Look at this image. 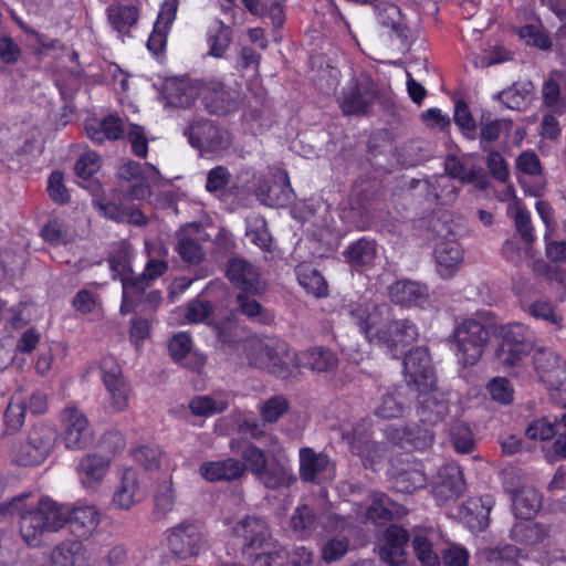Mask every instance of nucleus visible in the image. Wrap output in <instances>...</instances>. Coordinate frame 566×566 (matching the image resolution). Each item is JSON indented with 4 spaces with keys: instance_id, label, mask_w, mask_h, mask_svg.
Instances as JSON below:
<instances>
[{
    "instance_id": "obj_1",
    "label": "nucleus",
    "mask_w": 566,
    "mask_h": 566,
    "mask_svg": "<svg viewBox=\"0 0 566 566\" xmlns=\"http://www.w3.org/2000/svg\"><path fill=\"white\" fill-rule=\"evenodd\" d=\"M238 332L239 327L229 321L217 326V338L222 344L241 347L250 366L266 370L281 379H287L301 366L297 353L286 342L281 339L266 343L245 340L241 344Z\"/></svg>"
},
{
    "instance_id": "obj_2",
    "label": "nucleus",
    "mask_w": 566,
    "mask_h": 566,
    "mask_svg": "<svg viewBox=\"0 0 566 566\" xmlns=\"http://www.w3.org/2000/svg\"><path fill=\"white\" fill-rule=\"evenodd\" d=\"M63 504L42 495L35 505L19 510V532L28 546L39 547L46 534L65 527Z\"/></svg>"
},
{
    "instance_id": "obj_3",
    "label": "nucleus",
    "mask_w": 566,
    "mask_h": 566,
    "mask_svg": "<svg viewBox=\"0 0 566 566\" xmlns=\"http://www.w3.org/2000/svg\"><path fill=\"white\" fill-rule=\"evenodd\" d=\"M382 90L368 72L354 74L342 87L336 101L344 116H366L381 96Z\"/></svg>"
},
{
    "instance_id": "obj_4",
    "label": "nucleus",
    "mask_w": 566,
    "mask_h": 566,
    "mask_svg": "<svg viewBox=\"0 0 566 566\" xmlns=\"http://www.w3.org/2000/svg\"><path fill=\"white\" fill-rule=\"evenodd\" d=\"M490 334L486 327L474 318L460 322L449 336V343L458 363L462 366L475 365L489 343Z\"/></svg>"
},
{
    "instance_id": "obj_5",
    "label": "nucleus",
    "mask_w": 566,
    "mask_h": 566,
    "mask_svg": "<svg viewBox=\"0 0 566 566\" xmlns=\"http://www.w3.org/2000/svg\"><path fill=\"white\" fill-rule=\"evenodd\" d=\"M197 96L211 115L224 116L235 113L243 103L242 91L220 78H201L196 82Z\"/></svg>"
},
{
    "instance_id": "obj_6",
    "label": "nucleus",
    "mask_w": 566,
    "mask_h": 566,
    "mask_svg": "<svg viewBox=\"0 0 566 566\" xmlns=\"http://www.w3.org/2000/svg\"><path fill=\"white\" fill-rule=\"evenodd\" d=\"M92 206L99 216L118 223L138 227L148 223L147 217L135 207L132 196L119 189H113L107 196H94Z\"/></svg>"
},
{
    "instance_id": "obj_7",
    "label": "nucleus",
    "mask_w": 566,
    "mask_h": 566,
    "mask_svg": "<svg viewBox=\"0 0 566 566\" xmlns=\"http://www.w3.org/2000/svg\"><path fill=\"white\" fill-rule=\"evenodd\" d=\"M402 367L403 378L409 387L427 390L437 385L432 360L426 347L410 350L403 358Z\"/></svg>"
},
{
    "instance_id": "obj_8",
    "label": "nucleus",
    "mask_w": 566,
    "mask_h": 566,
    "mask_svg": "<svg viewBox=\"0 0 566 566\" xmlns=\"http://www.w3.org/2000/svg\"><path fill=\"white\" fill-rule=\"evenodd\" d=\"M189 143L205 154H216L228 149L232 144L230 132L203 119L189 126Z\"/></svg>"
},
{
    "instance_id": "obj_9",
    "label": "nucleus",
    "mask_w": 566,
    "mask_h": 566,
    "mask_svg": "<svg viewBox=\"0 0 566 566\" xmlns=\"http://www.w3.org/2000/svg\"><path fill=\"white\" fill-rule=\"evenodd\" d=\"M355 324L370 344L389 346V322L379 306L357 305L350 311Z\"/></svg>"
},
{
    "instance_id": "obj_10",
    "label": "nucleus",
    "mask_w": 566,
    "mask_h": 566,
    "mask_svg": "<svg viewBox=\"0 0 566 566\" xmlns=\"http://www.w3.org/2000/svg\"><path fill=\"white\" fill-rule=\"evenodd\" d=\"M99 368L112 409L116 412L125 410L128 407L130 387L123 376L122 367L113 356H105L101 359Z\"/></svg>"
},
{
    "instance_id": "obj_11",
    "label": "nucleus",
    "mask_w": 566,
    "mask_h": 566,
    "mask_svg": "<svg viewBox=\"0 0 566 566\" xmlns=\"http://www.w3.org/2000/svg\"><path fill=\"white\" fill-rule=\"evenodd\" d=\"M226 275L235 289L252 296H261L268 291V282L262 277L260 269L243 259H230Z\"/></svg>"
},
{
    "instance_id": "obj_12",
    "label": "nucleus",
    "mask_w": 566,
    "mask_h": 566,
    "mask_svg": "<svg viewBox=\"0 0 566 566\" xmlns=\"http://www.w3.org/2000/svg\"><path fill=\"white\" fill-rule=\"evenodd\" d=\"M534 367L541 380L552 390L566 391V360L548 348L537 349Z\"/></svg>"
},
{
    "instance_id": "obj_13",
    "label": "nucleus",
    "mask_w": 566,
    "mask_h": 566,
    "mask_svg": "<svg viewBox=\"0 0 566 566\" xmlns=\"http://www.w3.org/2000/svg\"><path fill=\"white\" fill-rule=\"evenodd\" d=\"M168 548L180 559L198 556L203 546V534L193 523L182 522L168 530Z\"/></svg>"
},
{
    "instance_id": "obj_14",
    "label": "nucleus",
    "mask_w": 566,
    "mask_h": 566,
    "mask_svg": "<svg viewBox=\"0 0 566 566\" xmlns=\"http://www.w3.org/2000/svg\"><path fill=\"white\" fill-rule=\"evenodd\" d=\"M61 438L69 450H82L92 443V431L86 416L76 407H66L61 413Z\"/></svg>"
},
{
    "instance_id": "obj_15",
    "label": "nucleus",
    "mask_w": 566,
    "mask_h": 566,
    "mask_svg": "<svg viewBox=\"0 0 566 566\" xmlns=\"http://www.w3.org/2000/svg\"><path fill=\"white\" fill-rule=\"evenodd\" d=\"M520 305L524 312L536 319L545 321L554 326L555 331L563 328L564 317L548 300L538 298L532 301L535 290L531 284L521 283L515 287Z\"/></svg>"
},
{
    "instance_id": "obj_16",
    "label": "nucleus",
    "mask_w": 566,
    "mask_h": 566,
    "mask_svg": "<svg viewBox=\"0 0 566 566\" xmlns=\"http://www.w3.org/2000/svg\"><path fill=\"white\" fill-rule=\"evenodd\" d=\"M416 415L420 422L426 426H436L440 423L449 413V400L437 385L427 390H417Z\"/></svg>"
},
{
    "instance_id": "obj_17",
    "label": "nucleus",
    "mask_w": 566,
    "mask_h": 566,
    "mask_svg": "<svg viewBox=\"0 0 566 566\" xmlns=\"http://www.w3.org/2000/svg\"><path fill=\"white\" fill-rule=\"evenodd\" d=\"M63 513L65 526L75 538H88L99 523V513L94 505L70 507L63 504Z\"/></svg>"
},
{
    "instance_id": "obj_18",
    "label": "nucleus",
    "mask_w": 566,
    "mask_h": 566,
    "mask_svg": "<svg viewBox=\"0 0 566 566\" xmlns=\"http://www.w3.org/2000/svg\"><path fill=\"white\" fill-rule=\"evenodd\" d=\"M233 535L242 541L243 552L261 549L271 539L266 522L256 516H245L233 526Z\"/></svg>"
},
{
    "instance_id": "obj_19",
    "label": "nucleus",
    "mask_w": 566,
    "mask_h": 566,
    "mask_svg": "<svg viewBox=\"0 0 566 566\" xmlns=\"http://www.w3.org/2000/svg\"><path fill=\"white\" fill-rule=\"evenodd\" d=\"M177 1H165L160 7L154 28L147 40V49L159 56L165 53L167 36L177 14Z\"/></svg>"
},
{
    "instance_id": "obj_20",
    "label": "nucleus",
    "mask_w": 566,
    "mask_h": 566,
    "mask_svg": "<svg viewBox=\"0 0 566 566\" xmlns=\"http://www.w3.org/2000/svg\"><path fill=\"white\" fill-rule=\"evenodd\" d=\"M111 461V458L97 453L84 454L76 467L83 488L96 491L109 471Z\"/></svg>"
},
{
    "instance_id": "obj_21",
    "label": "nucleus",
    "mask_w": 566,
    "mask_h": 566,
    "mask_svg": "<svg viewBox=\"0 0 566 566\" xmlns=\"http://www.w3.org/2000/svg\"><path fill=\"white\" fill-rule=\"evenodd\" d=\"M446 171L448 176H440L436 179L439 188L448 189L446 197L436 193V198L442 203L451 202L457 197V188L452 182L453 179H459L463 184H472L476 179V171L473 167L467 168L457 157H448L446 160Z\"/></svg>"
},
{
    "instance_id": "obj_22",
    "label": "nucleus",
    "mask_w": 566,
    "mask_h": 566,
    "mask_svg": "<svg viewBox=\"0 0 566 566\" xmlns=\"http://www.w3.org/2000/svg\"><path fill=\"white\" fill-rule=\"evenodd\" d=\"M386 500L385 493L374 492L366 509V520L382 527L379 557L384 564L389 565V509L386 506Z\"/></svg>"
},
{
    "instance_id": "obj_23",
    "label": "nucleus",
    "mask_w": 566,
    "mask_h": 566,
    "mask_svg": "<svg viewBox=\"0 0 566 566\" xmlns=\"http://www.w3.org/2000/svg\"><path fill=\"white\" fill-rule=\"evenodd\" d=\"M465 490L463 472L457 463L442 465L437 474L434 494L440 500L458 499Z\"/></svg>"
},
{
    "instance_id": "obj_24",
    "label": "nucleus",
    "mask_w": 566,
    "mask_h": 566,
    "mask_svg": "<svg viewBox=\"0 0 566 566\" xmlns=\"http://www.w3.org/2000/svg\"><path fill=\"white\" fill-rule=\"evenodd\" d=\"M84 127L87 137L96 145H102L105 140H119L125 135L124 123L117 114H108L101 120L88 119Z\"/></svg>"
},
{
    "instance_id": "obj_25",
    "label": "nucleus",
    "mask_w": 566,
    "mask_h": 566,
    "mask_svg": "<svg viewBox=\"0 0 566 566\" xmlns=\"http://www.w3.org/2000/svg\"><path fill=\"white\" fill-rule=\"evenodd\" d=\"M433 433L416 423L391 427V444L406 450H424L433 442Z\"/></svg>"
},
{
    "instance_id": "obj_26",
    "label": "nucleus",
    "mask_w": 566,
    "mask_h": 566,
    "mask_svg": "<svg viewBox=\"0 0 566 566\" xmlns=\"http://www.w3.org/2000/svg\"><path fill=\"white\" fill-rule=\"evenodd\" d=\"M261 201L272 208L287 206L294 196L287 171L281 170L273 180L259 188Z\"/></svg>"
},
{
    "instance_id": "obj_27",
    "label": "nucleus",
    "mask_w": 566,
    "mask_h": 566,
    "mask_svg": "<svg viewBox=\"0 0 566 566\" xmlns=\"http://www.w3.org/2000/svg\"><path fill=\"white\" fill-rule=\"evenodd\" d=\"M245 472L244 464L235 458H227L203 462L199 473L208 482H232L239 480Z\"/></svg>"
},
{
    "instance_id": "obj_28",
    "label": "nucleus",
    "mask_w": 566,
    "mask_h": 566,
    "mask_svg": "<svg viewBox=\"0 0 566 566\" xmlns=\"http://www.w3.org/2000/svg\"><path fill=\"white\" fill-rule=\"evenodd\" d=\"M493 499L489 495L471 497L462 506L461 517L472 532L484 531L490 523Z\"/></svg>"
},
{
    "instance_id": "obj_29",
    "label": "nucleus",
    "mask_w": 566,
    "mask_h": 566,
    "mask_svg": "<svg viewBox=\"0 0 566 566\" xmlns=\"http://www.w3.org/2000/svg\"><path fill=\"white\" fill-rule=\"evenodd\" d=\"M140 485L137 472L134 469H125L120 481L114 492L112 505L118 510H129L140 502Z\"/></svg>"
},
{
    "instance_id": "obj_30",
    "label": "nucleus",
    "mask_w": 566,
    "mask_h": 566,
    "mask_svg": "<svg viewBox=\"0 0 566 566\" xmlns=\"http://www.w3.org/2000/svg\"><path fill=\"white\" fill-rule=\"evenodd\" d=\"M441 534L432 528L419 531L412 539V548L423 566H440L438 554Z\"/></svg>"
},
{
    "instance_id": "obj_31",
    "label": "nucleus",
    "mask_w": 566,
    "mask_h": 566,
    "mask_svg": "<svg viewBox=\"0 0 566 566\" xmlns=\"http://www.w3.org/2000/svg\"><path fill=\"white\" fill-rule=\"evenodd\" d=\"M428 298V287L417 281L400 280L391 284V302L396 304L422 306Z\"/></svg>"
},
{
    "instance_id": "obj_32",
    "label": "nucleus",
    "mask_w": 566,
    "mask_h": 566,
    "mask_svg": "<svg viewBox=\"0 0 566 566\" xmlns=\"http://www.w3.org/2000/svg\"><path fill=\"white\" fill-rule=\"evenodd\" d=\"M123 289L119 312L123 315L135 313L139 307V300L146 294L150 282L143 274L133 273L130 276L120 279Z\"/></svg>"
},
{
    "instance_id": "obj_33",
    "label": "nucleus",
    "mask_w": 566,
    "mask_h": 566,
    "mask_svg": "<svg viewBox=\"0 0 566 566\" xmlns=\"http://www.w3.org/2000/svg\"><path fill=\"white\" fill-rule=\"evenodd\" d=\"M191 347L192 339L184 332L174 335L168 343L169 354L175 361L179 363L188 358L182 365L192 371L199 373L206 365V358L197 354H191Z\"/></svg>"
},
{
    "instance_id": "obj_34",
    "label": "nucleus",
    "mask_w": 566,
    "mask_h": 566,
    "mask_svg": "<svg viewBox=\"0 0 566 566\" xmlns=\"http://www.w3.org/2000/svg\"><path fill=\"white\" fill-rule=\"evenodd\" d=\"M111 27L122 35H128L139 20V9L135 4L113 3L106 8Z\"/></svg>"
},
{
    "instance_id": "obj_35",
    "label": "nucleus",
    "mask_w": 566,
    "mask_h": 566,
    "mask_svg": "<svg viewBox=\"0 0 566 566\" xmlns=\"http://www.w3.org/2000/svg\"><path fill=\"white\" fill-rule=\"evenodd\" d=\"M295 274L300 285L317 298L328 295V284L321 272L311 263L302 262L295 266Z\"/></svg>"
},
{
    "instance_id": "obj_36",
    "label": "nucleus",
    "mask_w": 566,
    "mask_h": 566,
    "mask_svg": "<svg viewBox=\"0 0 566 566\" xmlns=\"http://www.w3.org/2000/svg\"><path fill=\"white\" fill-rule=\"evenodd\" d=\"M331 459L324 452H315L305 447L300 450V478L304 482H315L316 476L329 465Z\"/></svg>"
},
{
    "instance_id": "obj_37",
    "label": "nucleus",
    "mask_w": 566,
    "mask_h": 566,
    "mask_svg": "<svg viewBox=\"0 0 566 566\" xmlns=\"http://www.w3.org/2000/svg\"><path fill=\"white\" fill-rule=\"evenodd\" d=\"M255 478L271 490L287 489L296 481L292 470L279 461L268 463L262 473Z\"/></svg>"
},
{
    "instance_id": "obj_38",
    "label": "nucleus",
    "mask_w": 566,
    "mask_h": 566,
    "mask_svg": "<svg viewBox=\"0 0 566 566\" xmlns=\"http://www.w3.org/2000/svg\"><path fill=\"white\" fill-rule=\"evenodd\" d=\"M426 483L424 473L410 463L391 474V489L398 493H412Z\"/></svg>"
},
{
    "instance_id": "obj_39",
    "label": "nucleus",
    "mask_w": 566,
    "mask_h": 566,
    "mask_svg": "<svg viewBox=\"0 0 566 566\" xmlns=\"http://www.w3.org/2000/svg\"><path fill=\"white\" fill-rule=\"evenodd\" d=\"M513 128V122L510 119L493 118L490 113H483L480 118V143L486 147L500 139L502 136L509 135Z\"/></svg>"
},
{
    "instance_id": "obj_40",
    "label": "nucleus",
    "mask_w": 566,
    "mask_h": 566,
    "mask_svg": "<svg viewBox=\"0 0 566 566\" xmlns=\"http://www.w3.org/2000/svg\"><path fill=\"white\" fill-rule=\"evenodd\" d=\"M549 535L548 528L539 523L518 522L510 531V538L522 545H537Z\"/></svg>"
},
{
    "instance_id": "obj_41",
    "label": "nucleus",
    "mask_w": 566,
    "mask_h": 566,
    "mask_svg": "<svg viewBox=\"0 0 566 566\" xmlns=\"http://www.w3.org/2000/svg\"><path fill=\"white\" fill-rule=\"evenodd\" d=\"M317 527V516L308 505H298L290 518V530L298 539L312 536Z\"/></svg>"
},
{
    "instance_id": "obj_42",
    "label": "nucleus",
    "mask_w": 566,
    "mask_h": 566,
    "mask_svg": "<svg viewBox=\"0 0 566 566\" xmlns=\"http://www.w3.org/2000/svg\"><path fill=\"white\" fill-rule=\"evenodd\" d=\"M539 493L533 488L521 489L513 499L515 516L521 520L532 518L541 509Z\"/></svg>"
},
{
    "instance_id": "obj_43",
    "label": "nucleus",
    "mask_w": 566,
    "mask_h": 566,
    "mask_svg": "<svg viewBox=\"0 0 566 566\" xmlns=\"http://www.w3.org/2000/svg\"><path fill=\"white\" fill-rule=\"evenodd\" d=\"M301 363L312 370L325 373L337 366L338 358L336 354L325 347H313L305 350L300 358Z\"/></svg>"
},
{
    "instance_id": "obj_44",
    "label": "nucleus",
    "mask_w": 566,
    "mask_h": 566,
    "mask_svg": "<svg viewBox=\"0 0 566 566\" xmlns=\"http://www.w3.org/2000/svg\"><path fill=\"white\" fill-rule=\"evenodd\" d=\"M176 248H202L210 240V234L200 221L186 223L176 232Z\"/></svg>"
},
{
    "instance_id": "obj_45",
    "label": "nucleus",
    "mask_w": 566,
    "mask_h": 566,
    "mask_svg": "<svg viewBox=\"0 0 566 566\" xmlns=\"http://www.w3.org/2000/svg\"><path fill=\"white\" fill-rule=\"evenodd\" d=\"M483 556L491 566H521V549L512 544L484 548Z\"/></svg>"
},
{
    "instance_id": "obj_46",
    "label": "nucleus",
    "mask_w": 566,
    "mask_h": 566,
    "mask_svg": "<svg viewBox=\"0 0 566 566\" xmlns=\"http://www.w3.org/2000/svg\"><path fill=\"white\" fill-rule=\"evenodd\" d=\"M84 554L83 539L61 542L53 549V558L60 566H77Z\"/></svg>"
},
{
    "instance_id": "obj_47",
    "label": "nucleus",
    "mask_w": 566,
    "mask_h": 566,
    "mask_svg": "<svg viewBox=\"0 0 566 566\" xmlns=\"http://www.w3.org/2000/svg\"><path fill=\"white\" fill-rule=\"evenodd\" d=\"M27 403L24 400L12 397L3 412V434L17 433L24 424Z\"/></svg>"
},
{
    "instance_id": "obj_48",
    "label": "nucleus",
    "mask_w": 566,
    "mask_h": 566,
    "mask_svg": "<svg viewBox=\"0 0 566 566\" xmlns=\"http://www.w3.org/2000/svg\"><path fill=\"white\" fill-rule=\"evenodd\" d=\"M501 345L531 347L532 331L522 323H509L500 327Z\"/></svg>"
},
{
    "instance_id": "obj_49",
    "label": "nucleus",
    "mask_w": 566,
    "mask_h": 566,
    "mask_svg": "<svg viewBox=\"0 0 566 566\" xmlns=\"http://www.w3.org/2000/svg\"><path fill=\"white\" fill-rule=\"evenodd\" d=\"M545 252L547 259L552 263H548L545 260H535L533 262V270L536 273L545 275L552 280L564 282V273L557 263L566 260V250H545Z\"/></svg>"
},
{
    "instance_id": "obj_50",
    "label": "nucleus",
    "mask_w": 566,
    "mask_h": 566,
    "mask_svg": "<svg viewBox=\"0 0 566 566\" xmlns=\"http://www.w3.org/2000/svg\"><path fill=\"white\" fill-rule=\"evenodd\" d=\"M232 41V29L223 21L218 20L216 28L209 32V54L213 57H223Z\"/></svg>"
},
{
    "instance_id": "obj_51",
    "label": "nucleus",
    "mask_w": 566,
    "mask_h": 566,
    "mask_svg": "<svg viewBox=\"0 0 566 566\" xmlns=\"http://www.w3.org/2000/svg\"><path fill=\"white\" fill-rule=\"evenodd\" d=\"M434 262L439 275L449 279L463 262L462 250H434Z\"/></svg>"
},
{
    "instance_id": "obj_52",
    "label": "nucleus",
    "mask_w": 566,
    "mask_h": 566,
    "mask_svg": "<svg viewBox=\"0 0 566 566\" xmlns=\"http://www.w3.org/2000/svg\"><path fill=\"white\" fill-rule=\"evenodd\" d=\"M241 458L245 470L250 471L254 476L262 473L269 463L266 452L252 442L243 444Z\"/></svg>"
},
{
    "instance_id": "obj_53",
    "label": "nucleus",
    "mask_w": 566,
    "mask_h": 566,
    "mask_svg": "<svg viewBox=\"0 0 566 566\" xmlns=\"http://www.w3.org/2000/svg\"><path fill=\"white\" fill-rule=\"evenodd\" d=\"M250 563L251 566H286L290 563V551L282 545H273L271 549L251 556Z\"/></svg>"
},
{
    "instance_id": "obj_54",
    "label": "nucleus",
    "mask_w": 566,
    "mask_h": 566,
    "mask_svg": "<svg viewBox=\"0 0 566 566\" xmlns=\"http://www.w3.org/2000/svg\"><path fill=\"white\" fill-rule=\"evenodd\" d=\"M228 407L227 400L216 401L210 396H196L189 401V409L198 417H211L226 411Z\"/></svg>"
},
{
    "instance_id": "obj_55",
    "label": "nucleus",
    "mask_w": 566,
    "mask_h": 566,
    "mask_svg": "<svg viewBox=\"0 0 566 566\" xmlns=\"http://www.w3.org/2000/svg\"><path fill=\"white\" fill-rule=\"evenodd\" d=\"M54 439V431L49 427L41 426L30 430L27 441L46 459L53 448Z\"/></svg>"
},
{
    "instance_id": "obj_56",
    "label": "nucleus",
    "mask_w": 566,
    "mask_h": 566,
    "mask_svg": "<svg viewBox=\"0 0 566 566\" xmlns=\"http://www.w3.org/2000/svg\"><path fill=\"white\" fill-rule=\"evenodd\" d=\"M418 337L417 326L408 319L391 322V347L408 346Z\"/></svg>"
},
{
    "instance_id": "obj_57",
    "label": "nucleus",
    "mask_w": 566,
    "mask_h": 566,
    "mask_svg": "<svg viewBox=\"0 0 566 566\" xmlns=\"http://www.w3.org/2000/svg\"><path fill=\"white\" fill-rule=\"evenodd\" d=\"M410 539L409 533L402 526L391 523V566H399L405 562V546Z\"/></svg>"
},
{
    "instance_id": "obj_58",
    "label": "nucleus",
    "mask_w": 566,
    "mask_h": 566,
    "mask_svg": "<svg viewBox=\"0 0 566 566\" xmlns=\"http://www.w3.org/2000/svg\"><path fill=\"white\" fill-rule=\"evenodd\" d=\"M46 192L50 199L56 205H65L71 196L64 184V175L61 170H53L48 178Z\"/></svg>"
},
{
    "instance_id": "obj_59",
    "label": "nucleus",
    "mask_w": 566,
    "mask_h": 566,
    "mask_svg": "<svg viewBox=\"0 0 566 566\" xmlns=\"http://www.w3.org/2000/svg\"><path fill=\"white\" fill-rule=\"evenodd\" d=\"M101 169V156L95 151L83 153L75 161L74 172L83 179H91Z\"/></svg>"
},
{
    "instance_id": "obj_60",
    "label": "nucleus",
    "mask_w": 566,
    "mask_h": 566,
    "mask_svg": "<svg viewBox=\"0 0 566 566\" xmlns=\"http://www.w3.org/2000/svg\"><path fill=\"white\" fill-rule=\"evenodd\" d=\"M349 549V538L345 535H337L328 538L322 547V558L326 563L340 559Z\"/></svg>"
},
{
    "instance_id": "obj_61",
    "label": "nucleus",
    "mask_w": 566,
    "mask_h": 566,
    "mask_svg": "<svg viewBox=\"0 0 566 566\" xmlns=\"http://www.w3.org/2000/svg\"><path fill=\"white\" fill-rule=\"evenodd\" d=\"M289 410V401L284 396H273L261 407L260 413L265 422L274 423Z\"/></svg>"
},
{
    "instance_id": "obj_62",
    "label": "nucleus",
    "mask_w": 566,
    "mask_h": 566,
    "mask_svg": "<svg viewBox=\"0 0 566 566\" xmlns=\"http://www.w3.org/2000/svg\"><path fill=\"white\" fill-rule=\"evenodd\" d=\"M213 314V305L210 301L198 295L188 302L185 316L190 323H202Z\"/></svg>"
},
{
    "instance_id": "obj_63",
    "label": "nucleus",
    "mask_w": 566,
    "mask_h": 566,
    "mask_svg": "<svg viewBox=\"0 0 566 566\" xmlns=\"http://www.w3.org/2000/svg\"><path fill=\"white\" fill-rule=\"evenodd\" d=\"M453 447L459 453H469L474 448L471 428L465 423H455L451 429Z\"/></svg>"
},
{
    "instance_id": "obj_64",
    "label": "nucleus",
    "mask_w": 566,
    "mask_h": 566,
    "mask_svg": "<svg viewBox=\"0 0 566 566\" xmlns=\"http://www.w3.org/2000/svg\"><path fill=\"white\" fill-rule=\"evenodd\" d=\"M441 554L443 566H469L470 553L460 544L449 543Z\"/></svg>"
}]
</instances>
